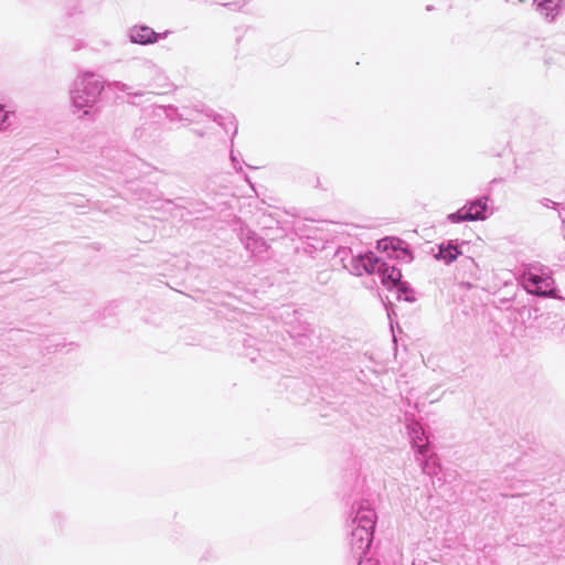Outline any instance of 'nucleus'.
I'll use <instances>...</instances> for the list:
<instances>
[{
  "label": "nucleus",
  "mask_w": 565,
  "mask_h": 565,
  "mask_svg": "<svg viewBox=\"0 0 565 565\" xmlns=\"http://www.w3.org/2000/svg\"><path fill=\"white\" fill-rule=\"evenodd\" d=\"M104 90V82L90 72L79 73L73 81L70 96L71 104L75 110H84L88 114L89 108H93Z\"/></svg>",
  "instance_id": "obj_1"
},
{
  "label": "nucleus",
  "mask_w": 565,
  "mask_h": 565,
  "mask_svg": "<svg viewBox=\"0 0 565 565\" xmlns=\"http://www.w3.org/2000/svg\"><path fill=\"white\" fill-rule=\"evenodd\" d=\"M552 285L553 281L551 278L546 277L543 278L537 275L529 274L527 276H524V287L525 289L535 294L537 296H546L552 294Z\"/></svg>",
  "instance_id": "obj_2"
},
{
  "label": "nucleus",
  "mask_w": 565,
  "mask_h": 565,
  "mask_svg": "<svg viewBox=\"0 0 565 565\" xmlns=\"http://www.w3.org/2000/svg\"><path fill=\"white\" fill-rule=\"evenodd\" d=\"M128 35L131 42L143 45L157 42L159 36L152 29L143 25L132 26Z\"/></svg>",
  "instance_id": "obj_3"
},
{
  "label": "nucleus",
  "mask_w": 565,
  "mask_h": 565,
  "mask_svg": "<svg viewBox=\"0 0 565 565\" xmlns=\"http://www.w3.org/2000/svg\"><path fill=\"white\" fill-rule=\"evenodd\" d=\"M540 13L548 20H553L559 10L561 0H534Z\"/></svg>",
  "instance_id": "obj_4"
},
{
  "label": "nucleus",
  "mask_w": 565,
  "mask_h": 565,
  "mask_svg": "<svg viewBox=\"0 0 565 565\" xmlns=\"http://www.w3.org/2000/svg\"><path fill=\"white\" fill-rule=\"evenodd\" d=\"M380 271L382 274V281L387 287H395L401 282L402 273L399 269L393 266L383 265L380 268Z\"/></svg>",
  "instance_id": "obj_5"
},
{
  "label": "nucleus",
  "mask_w": 565,
  "mask_h": 565,
  "mask_svg": "<svg viewBox=\"0 0 565 565\" xmlns=\"http://www.w3.org/2000/svg\"><path fill=\"white\" fill-rule=\"evenodd\" d=\"M486 211V204L477 203L469 207L466 212H459L458 218L460 221H473V220H483Z\"/></svg>",
  "instance_id": "obj_6"
},
{
  "label": "nucleus",
  "mask_w": 565,
  "mask_h": 565,
  "mask_svg": "<svg viewBox=\"0 0 565 565\" xmlns=\"http://www.w3.org/2000/svg\"><path fill=\"white\" fill-rule=\"evenodd\" d=\"M14 113L12 110L6 109L3 105L0 104V130H7L11 126V116Z\"/></svg>",
  "instance_id": "obj_7"
},
{
  "label": "nucleus",
  "mask_w": 565,
  "mask_h": 565,
  "mask_svg": "<svg viewBox=\"0 0 565 565\" xmlns=\"http://www.w3.org/2000/svg\"><path fill=\"white\" fill-rule=\"evenodd\" d=\"M459 254H460V252L458 250V248L456 246H448L446 248H440V256L446 262H454L458 257Z\"/></svg>",
  "instance_id": "obj_8"
},
{
  "label": "nucleus",
  "mask_w": 565,
  "mask_h": 565,
  "mask_svg": "<svg viewBox=\"0 0 565 565\" xmlns=\"http://www.w3.org/2000/svg\"><path fill=\"white\" fill-rule=\"evenodd\" d=\"M153 73L161 75L159 71L152 70Z\"/></svg>",
  "instance_id": "obj_9"
}]
</instances>
